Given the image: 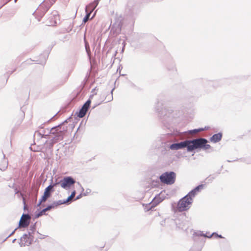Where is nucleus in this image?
I'll return each instance as SVG.
<instances>
[{
	"instance_id": "10",
	"label": "nucleus",
	"mask_w": 251,
	"mask_h": 251,
	"mask_svg": "<svg viewBox=\"0 0 251 251\" xmlns=\"http://www.w3.org/2000/svg\"><path fill=\"white\" fill-rule=\"evenodd\" d=\"M58 205H60V204L58 201H54L52 203H51L50 205H49L47 207L43 209L40 212H39L38 213L36 214L35 216V218H39V217H40L43 215H46V211L50 210L52 208H54L57 207Z\"/></svg>"
},
{
	"instance_id": "34",
	"label": "nucleus",
	"mask_w": 251,
	"mask_h": 251,
	"mask_svg": "<svg viewBox=\"0 0 251 251\" xmlns=\"http://www.w3.org/2000/svg\"><path fill=\"white\" fill-rule=\"evenodd\" d=\"M44 194L49 198L51 196V192L45 190Z\"/></svg>"
},
{
	"instance_id": "36",
	"label": "nucleus",
	"mask_w": 251,
	"mask_h": 251,
	"mask_svg": "<svg viewBox=\"0 0 251 251\" xmlns=\"http://www.w3.org/2000/svg\"><path fill=\"white\" fill-rule=\"evenodd\" d=\"M18 228H16L11 233L6 237V238H8L11 235H12L15 232V231Z\"/></svg>"
},
{
	"instance_id": "18",
	"label": "nucleus",
	"mask_w": 251,
	"mask_h": 251,
	"mask_svg": "<svg viewBox=\"0 0 251 251\" xmlns=\"http://www.w3.org/2000/svg\"><path fill=\"white\" fill-rule=\"evenodd\" d=\"M76 194L75 191H73L71 195L66 200H59L58 201V202L59 203L60 205L63 204H67L69 203L70 202L72 201V200L74 199V198L75 196V195Z\"/></svg>"
},
{
	"instance_id": "28",
	"label": "nucleus",
	"mask_w": 251,
	"mask_h": 251,
	"mask_svg": "<svg viewBox=\"0 0 251 251\" xmlns=\"http://www.w3.org/2000/svg\"><path fill=\"white\" fill-rule=\"evenodd\" d=\"M204 130V128H198V129H193V130H191L189 131V133H192V134H195V133H196L198 132H200V131H203Z\"/></svg>"
},
{
	"instance_id": "42",
	"label": "nucleus",
	"mask_w": 251,
	"mask_h": 251,
	"mask_svg": "<svg viewBox=\"0 0 251 251\" xmlns=\"http://www.w3.org/2000/svg\"><path fill=\"white\" fill-rule=\"evenodd\" d=\"M15 194H18L19 193V191L17 190V189H15Z\"/></svg>"
},
{
	"instance_id": "41",
	"label": "nucleus",
	"mask_w": 251,
	"mask_h": 251,
	"mask_svg": "<svg viewBox=\"0 0 251 251\" xmlns=\"http://www.w3.org/2000/svg\"><path fill=\"white\" fill-rule=\"evenodd\" d=\"M67 79H68V76H66L65 77V78H64V80L63 82H62V84L64 83L67 81Z\"/></svg>"
},
{
	"instance_id": "5",
	"label": "nucleus",
	"mask_w": 251,
	"mask_h": 251,
	"mask_svg": "<svg viewBox=\"0 0 251 251\" xmlns=\"http://www.w3.org/2000/svg\"><path fill=\"white\" fill-rule=\"evenodd\" d=\"M193 150L197 149H203L204 150H207L211 148L209 144H207V140L205 138H199L193 140Z\"/></svg>"
},
{
	"instance_id": "33",
	"label": "nucleus",
	"mask_w": 251,
	"mask_h": 251,
	"mask_svg": "<svg viewBox=\"0 0 251 251\" xmlns=\"http://www.w3.org/2000/svg\"><path fill=\"white\" fill-rule=\"evenodd\" d=\"M61 130H62V135H63V132L67 131V126H64V124L63 125H62V128H61Z\"/></svg>"
},
{
	"instance_id": "3",
	"label": "nucleus",
	"mask_w": 251,
	"mask_h": 251,
	"mask_svg": "<svg viewBox=\"0 0 251 251\" xmlns=\"http://www.w3.org/2000/svg\"><path fill=\"white\" fill-rule=\"evenodd\" d=\"M193 201V200L186 196L180 199L177 203V208L179 212H182L189 209Z\"/></svg>"
},
{
	"instance_id": "8",
	"label": "nucleus",
	"mask_w": 251,
	"mask_h": 251,
	"mask_svg": "<svg viewBox=\"0 0 251 251\" xmlns=\"http://www.w3.org/2000/svg\"><path fill=\"white\" fill-rule=\"evenodd\" d=\"M59 15L58 12L56 11H53L50 16L49 17L47 22V25L49 26H54L57 25L59 22Z\"/></svg>"
},
{
	"instance_id": "17",
	"label": "nucleus",
	"mask_w": 251,
	"mask_h": 251,
	"mask_svg": "<svg viewBox=\"0 0 251 251\" xmlns=\"http://www.w3.org/2000/svg\"><path fill=\"white\" fill-rule=\"evenodd\" d=\"M62 140V138L60 135L55 136L52 138L49 143H47V146L49 149H51L52 148L54 143H56L58 141Z\"/></svg>"
},
{
	"instance_id": "19",
	"label": "nucleus",
	"mask_w": 251,
	"mask_h": 251,
	"mask_svg": "<svg viewBox=\"0 0 251 251\" xmlns=\"http://www.w3.org/2000/svg\"><path fill=\"white\" fill-rule=\"evenodd\" d=\"M222 138V133L219 132L217 134H214L211 137L210 140L211 142L216 143L221 140Z\"/></svg>"
},
{
	"instance_id": "30",
	"label": "nucleus",
	"mask_w": 251,
	"mask_h": 251,
	"mask_svg": "<svg viewBox=\"0 0 251 251\" xmlns=\"http://www.w3.org/2000/svg\"><path fill=\"white\" fill-rule=\"evenodd\" d=\"M203 188V185L202 184L199 185L196 187H195L194 189H193L195 191H196L197 193L199 192L200 190L202 189Z\"/></svg>"
},
{
	"instance_id": "23",
	"label": "nucleus",
	"mask_w": 251,
	"mask_h": 251,
	"mask_svg": "<svg viewBox=\"0 0 251 251\" xmlns=\"http://www.w3.org/2000/svg\"><path fill=\"white\" fill-rule=\"evenodd\" d=\"M197 194V192L195 191L194 189L192 190L189 192L186 196L190 199L193 200V198L195 197Z\"/></svg>"
},
{
	"instance_id": "24",
	"label": "nucleus",
	"mask_w": 251,
	"mask_h": 251,
	"mask_svg": "<svg viewBox=\"0 0 251 251\" xmlns=\"http://www.w3.org/2000/svg\"><path fill=\"white\" fill-rule=\"evenodd\" d=\"M48 198H49L48 197H47L44 194L43 196L39 200V202L37 204V206H39L43 202L46 201Z\"/></svg>"
},
{
	"instance_id": "46",
	"label": "nucleus",
	"mask_w": 251,
	"mask_h": 251,
	"mask_svg": "<svg viewBox=\"0 0 251 251\" xmlns=\"http://www.w3.org/2000/svg\"><path fill=\"white\" fill-rule=\"evenodd\" d=\"M17 1V0H14L15 2H16Z\"/></svg>"
},
{
	"instance_id": "38",
	"label": "nucleus",
	"mask_w": 251,
	"mask_h": 251,
	"mask_svg": "<svg viewBox=\"0 0 251 251\" xmlns=\"http://www.w3.org/2000/svg\"><path fill=\"white\" fill-rule=\"evenodd\" d=\"M160 104L161 105H162V103H160L159 102H158L157 103V106H159V105H160ZM155 108H156V111H157L158 112H159H159H160V111H159V108H157V107H155Z\"/></svg>"
},
{
	"instance_id": "25",
	"label": "nucleus",
	"mask_w": 251,
	"mask_h": 251,
	"mask_svg": "<svg viewBox=\"0 0 251 251\" xmlns=\"http://www.w3.org/2000/svg\"><path fill=\"white\" fill-rule=\"evenodd\" d=\"M67 122V120H65L64 122L62 123L61 124H60V125H59L58 126H60V127L58 128V129H57V131L58 132V135H56V136L60 135L61 136V137L63 138L61 128H62V125H63L64 124H65V123H66Z\"/></svg>"
},
{
	"instance_id": "9",
	"label": "nucleus",
	"mask_w": 251,
	"mask_h": 251,
	"mask_svg": "<svg viewBox=\"0 0 251 251\" xmlns=\"http://www.w3.org/2000/svg\"><path fill=\"white\" fill-rule=\"evenodd\" d=\"M30 218L29 215L23 214L20 220L18 227H27L29 224Z\"/></svg>"
},
{
	"instance_id": "29",
	"label": "nucleus",
	"mask_w": 251,
	"mask_h": 251,
	"mask_svg": "<svg viewBox=\"0 0 251 251\" xmlns=\"http://www.w3.org/2000/svg\"><path fill=\"white\" fill-rule=\"evenodd\" d=\"M85 47L86 51L88 56H90V50L89 46V44H88V43L85 42Z\"/></svg>"
},
{
	"instance_id": "37",
	"label": "nucleus",
	"mask_w": 251,
	"mask_h": 251,
	"mask_svg": "<svg viewBox=\"0 0 251 251\" xmlns=\"http://www.w3.org/2000/svg\"><path fill=\"white\" fill-rule=\"evenodd\" d=\"M82 196H83V194H82V193L80 194L79 195H78V196L76 197V198L75 199V200H78V199H80V198L82 197Z\"/></svg>"
},
{
	"instance_id": "26",
	"label": "nucleus",
	"mask_w": 251,
	"mask_h": 251,
	"mask_svg": "<svg viewBox=\"0 0 251 251\" xmlns=\"http://www.w3.org/2000/svg\"><path fill=\"white\" fill-rule=\"evenodd\" d=\"M57 184V183H55L53 184H50L49 186H48L47 188L45 189V191L52 192L53 191V188Z\"/></svg>"
},
{
	"instance_id": "45",
	"label": "nucleus",
	"mask_w": 251,
	"mask_h": 251,
	"mask_svg": "<svg viewBox=\"0 0 251 251\" xmlns=\"http://www.w3.org/2000/svg\"><path fill=\"white\" fill-rule=\"evenodd\" d=\"M6 166L5 168H7V165H8V162H7V161L6 162Z\"/></svg>"
},
{
	"instance_id": "12",
	"label": "nucleus",
	"mask_w": 251,
	"mask_h": 251,
	"mask_svg": "<svg viewBox=\"0 0 251 251\" xmlns=\"http://www.w3.org/2000/svg\"><path fill=\"white\" fill-rule=\"evenodd\" d=\"M60 126H56L54 127H52L50 129H48V132L47 134H46V131L44 130V132H37L36 134L39 135L41 137H44L45 136H48V134H54L55 135H58V132L57 131V129H58V128H60Z\"/></svg>"
},
{
	"instance_id": "7",
	"label": "nucleus",
	"mask_w": 251,
	"mask_h": 251,
	"mask_svg": "<svg viewBox=\"0 0 251 251\" xmlns=\"http://www.w3.org/2000/svg\"><path fill=\"white\" fill-rule=\"evenodd\" d=\"M162 112L165 114L163 116V119L164 121H170L177 116V111H174L171 108L168 109H164Z\"/></svg>"
},
{
	"instance_id": "13",
	"label": "nucleus",
	"mask_w": 251,
	"mask_h": 251,
	"mask_svg": "<svg viewBox=\"0 0 251 251\" xmlns=\"http://www.w3.org/2000/svg\"><path fill=\"white\" fill-rule=\"evenodd\" d=\"M90 104L91 100H87L86 101V102L83 105L81 108L79 110V111L77 115L78 117H79V118H82L85 115L87 111L88 110V108L90 107Z\"/></svg>"
},
{
	"instance_id": "6",
	"label": "nucleus",
	"mask_w": 251,
	"mask_h": 251,
	"mask_svg": "<svg viewBox=\"0 0 251 251\" xmlns=\"http://www.w3.org/2000/svg\"><path fill=\"white\" fill-rule=\"evenodd\" d=\"M75 183V180L71 176H66L61 179L57 184H60L62 188L69 189L72 185Z\"/></svg>"
},
{
	"instance_id": "22",
	"label": "nucleus",
	"mask_w": 251,
	"mask_h": 251,
	"mask_svg": "<svg viewBox=\"0 0 251 251\" xmlns=\"http://www.w3.org/2000/svg\"><path fill=\"white\" fill-rule=\"evenodd\" d=\"M36 230V224H34L33 225H30L29 227V229L28 231V235L29 236H32L31 234L35 231Z\"/></svg>"
},
{
	"instance_id": "39",
	"label": "nucleus",
	"mask_w": 251,
	"mask_h": 251,
	"mask_svg": "<svg viewBox=\"0 0 251 251\" xmlns=\"http://www.w3.org/2000/svg\"><path fill=\"white\" fill-rule=\"evenodd\" d=\"M20 195L22 197V198H23V202H24V204H25V198L23 197V194H22V193H20Z\"/></svg>"
},
{
	"instance_id": "31",
	"label": "nucleus",
	"mask_w": 251,
	"mask_h": 251,
	"mask_svg": "<svg viewBox=\"0 0 251 251\" xmlns=\"http://www.w3.org/2000/svg\"><path fill=\"white\" fill-rule=\"evenodd\" d=\"M114 89L113 88L111 90V92H110L111 94L109 96V97L107 98V99L106 100V102L110 101L113 100V91Z\"/></svg>"
},
{
	"instance_id": "20",
	"label": "nucleus",
	"mask_w": 251,
	"mask_h": 251,
	"mask_svg": "<svg viewBox=\"0 0 251 251\" xmlns=\"http://www.w3.org/2000/svg\"><path fill=\"white\" fill-rule=\"evenodd\" d=\"M163 200V199L160 198V195L158 196H156L151 202V207L156 206L157 204L161 202Z\"/></svg>"
},
{
	"instance_id": "44",
	"label": "nucleus",
	"mask_w": 251,
	"mask_h": 251,
	"mask_svg": "<svg viewBox=\"0 0 251 251\" xmlns=\"http://www.w3.org/2000/svg\"><path fill=\"white\" fill-rule=\"evenodd\" d=\"M16 240V239H14L13 241H12V243H14L15 241Z\"/></svg>"
},
{
	"instance_id": "43",
	"label": "nucleus",
	"mask_w": 251,
	"mask_h": 251,
	"mask_svg": "<svg viewBox=\"0 0 251 251\" xmlns=\"http://www.w3.org/2000/svg\"><path fill=\"white\" fill-rule=\"evenodd\" d=\"M204 128V130H207V129H208L209 128V127H208V126H205V127H204V128Z\"/></svg>"
},
{
	"instance_id": "4",
	"label": "nucleus",
	"mask_w": 251,
	"mask_h": 251,
	"mask_svg": "<svg viewBox=\"0 0 251 251\" xmlns=\"http://www.w3.org/2000/svg\"><path fill=\"white\" fill-rule=\"evenodd\" d=\"M176 174L174 172H165L160 176L161 182L167 185L174 184L176 180Z\"/></svg>"
},
{
	"instance_id": "16",
	"label": "nucleus",
	"mask_w": 251,
	"mask_h": 251,
	"mask_svg": "<svg viewBox=\"0 0 251 251\" xmlns=\"http://www.w3.org/2000/svg\"><path fill=\"white\" fill-rule=\"evenodd\" d=\"M213 235H215V236H216L217 237L223 238V237L221 235H218L217 233H215V232H213V233H212L210 235H208L207 234H203L201 231H198L197 232H195L194 234H193L194 238H195L196 237H197V236L198 237H199V236H203V237H207V238H211Z\"/></svg>"
},
{
	"instance_id": "15",
	"label": "nucleus",
	"mask_w": 251,
	"mask_h": 251,
	"mask_svg": "<svg viewBox=\"0 0 251 251\" xmlns=\"http://www.w3.org/2000/svg\"><path fill=\"white\" fill-rule=\"evenodd\" d=\"M100 0H95L93 2L87 5L85 7V12L92 13L96 8Z\"/></svg>"
},
{
	"instance_id": "35",
	"label": "nucleus",
	"mask_w": 251,
	"mask_h": 251,
	"mask_svg": "<svg viewBox=\"0 0 251 251\" xmlns=\"http://www.w3.org/2000/svg\"><path fill=\"white\" fill-rule=\"evenodd\" d=\"M91 190L90 189H87L86 190V192L85 193H84L83 194V196H86L89 193H91Z\"/></svg>"
},
{
	"instance_id": "40",
	"label": "nucleus",
	"mask_w": 251,
	"mask_h": 251,
	"mask_svg": "<svg viewBox=\"0 0 251 251\" xmlns=\"http://www.w3.org/2000/svg\"><path fill=\"white\" fill-rule=\"evenodd\" d=\"M77 184L80 186L81 189H82V191H84V188L82 187V186L80 185V184L79 182H77Z\"/></svg>"
},
{
	"instance_id": "27",
	"label": "nucleus",
	"mask_w": 251,
	"mask_h": 251,
	"mask_svg": "<svg viewBox=\"0 0 251 251\" xmlns=\"http://www.w3.org/2000/svg\"><path fill=\"white\" fill-rule=\"evenodd\" d=\"M86 15H85V16L84 17V18L83 19V23H85L89 20V17L91 14V13H90L88 11L86 12Z\"/></svg>"
},
{
	"instance_id": "1",
	"label": "nucleus",
	"mask_w": 251,
	"mask_h": 251,
	"mask_svg": "<svg viewBox=\"0 0 251 251\" xmlns=\"http://www.w3.org/2000/svg\"><path fill=\"white\" fill-rule=\"evenodd\" d=\"M55 2V0H44L37 8L36 11L34 13L36 15L40 17L38 20L40 21V18H42L45 13L48 10L50 7Z\"/></svg>"
},
{
	"instance_id": "14",
	"label": "nucleus",
	"mask_w": 251,
	"mask_h": 251,
	"mask_svg": "<svg viewBox=\"0 0 251 251\" xmlns=\"http://www.w3.org/2000/svg\"><path fill=\"white\" fill-rule=\"evenodd\" d=\"M122 25V17L116 16L115 22L113 23L112 28L115 27L116 30L120 31Z\"/></svg>"
},
{
	"instance_id": "32",
	"label": "nucleus",
	"mask_w": 251,
	"mask_h": 251,
	"mask_svg": "<svg viewBox=\"0 0 251 251\" xmlns=\"http://www.w3.org/2000/svg\"><path fill=\"white\" fill-rule=\"evenodd\" d=\"M215 176H213L210 175L206 178V180L207 181H209V182H211L215 179Z\"/></svg>"
},
{
	"instance_id": "2",
	"label": "nucleus",
	"mask_w": 251,
	"mask_h": 251,
	"mask_svg": "<svg viewBox=\"0 0 251 251\" xmlns=\"http://www.w3.org/2000/svg\"><path fill=\"white\" fill-rule=\"evenodd\" d=\"M193 140H186L179 143L172 144L169 148L171 150H178L187 148V151L190 152L193 151Z\"/></svg>"
},
{
	"instance_id": "21",
	"label": "nucleus",
	"mask_w": 251,
	"mask_h": 251,
	"mask_svg": "<svg viewBox=\"0 0 251 251\" xmlns=\"http://www.w3.org/2000/svg\"><path fill=\"white\" fill-rule=\"evenodd\" d=\"M162 138L164 140H166L167 142H173L174 141V137L171 134L164 135Z\"/></svg>"
},
{
	"instance_id": "11",
	"label": "nucleus",
	"mask_w": 251,
	"mask_h": 251,
	"mask_svg": "<svg viewBox=\"0 0 251 251\" xmlns=\"http://www.w3.org/2000/svg\"><path fill=\"white\" fill-rule=\"evenodd\" d=\"M20 240L19 244L21 247L29 246L31 244V242L33 240V236H29L28 234H25L21 238Z\"/></svg>"
}]
</instances>
